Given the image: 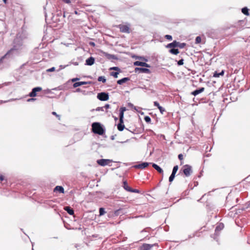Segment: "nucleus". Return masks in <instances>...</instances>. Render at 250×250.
<instances>
[{"mask_svg":"<svg viewBox=\"0 0 250 250\" xmlns=\"http://www.w3.org/2000/svg\"><path fill=\"white\" fill-rule=\"evenodd\" d=\"M175 174L171 173V175L169 177V181L170 182H172L173 179H174V177H175Z\"/></svg>","mask_w":250,"mask_h":250,"instance_id":"f704fd0d","label":"nucleus"},{"mask_svg":"<svg viewBox=\"0 0 250 250\" xmlns=\"http://www.w3.org/2000/svg\"><path fill=\"white\" fill-rule=\"evenodd\" d=\"M97 98L101 101H106L109 99V95L107 93L101 92L97 95Z\"/></svg>","mask_w":250,"mask_h":250,"instance_id":"39448f33","label":"nucleus"},{"mask_svg":"<svg viewBox=\"0 0 250 250\" xmlns=\"http://www.w3.org/2000/svg\"><path fill=\"white\" fill-rule=\"evenodd\" d=\"M128 106L132 108H133L134 109H135V110L136 111H138L137 109V107L135 106H134V105L131 103H128Z\"/></svg>","mask_w":250,"mask_h":250,"instance_id":"473e14b6","label":"nucleus"},{"mask_svg":"<svg viewBox=\"0 0 250 250\" xmlns=\"http://www.w3.org/2000/svg\"><path fill=\"white\" fill-rule=\"evenodd\" d=\"M242 12L245 15H249V9L247 7H244L242 9Z\"/></svg>","mask_w":250,"mask_h":250,"instance_id":"393cba45","label":"nucleus"},{"mask_svg":"<svg viewBox=\"0 0 250 250\" xmlns=\"http://www.w3.org/2000/svg\"><path fill=\"white\" fill-rule=\"evenodd\" d=\"M178 158H179V160H183V155H182V154H179V155H178Z\"/></svg>","mask_w":250,"mask_h":250,"instance_id":"a18cd8bd","label":"nucleus"},{"mask_svg":"<svg viewBox=\"0 0 250 250\" xmlns=\"http://www.w3.org/2000/svg\"><path fill=\"white\" fill-rule=\"evenodd\" d=\"M124 112H122L120 111L119 113V121L120 122H122V121H124Z\"/></svg>","mask_w":250,"mask_h":250,"instance_id":"bb28decb","label":"nucleus"},{"mask_svg":"<svg viewBox=\"0 0 250 250\" xmlns=\"http://www.w3.org/2000/svg\"><path fill=\"white\" fill-rule=\"evenodd\" d=\"M201 42V38L200 36H197L195 39V43L196 44L200 43Z\"/></svg>","mask_w":250,"mask_h":250,"instance_id":"2f4dec72","label":"nucleus"},{"mask_svg":"<svg viewBox=\"0 0 250 250\" xmlns=\"http://www.w3.org/2000/svg\"><path fill=\"white\" fill-rule=\"evenodd\" d=\"M4 176L2 175H0V181L2 182L4 180Z\"/></svg>","mask_w":250,"mask_h":250,"instance_id":"de8ad7c7","label":"nucleus"},{"mask_svg":"<svg viewBox=\"0 0 250 250\" xmlns=\"http://www.w3.org/2000/svg\"><path fill=\"white\" fill-rule=\"evenodd\" d=\"M35 100V99L34 98H31L27 100L28 102H31Z\"/></svg>","mask_w":250,"mask_h":250,"instance_id":"3c124183","label":"nucleus"},{"mask_svg":"<svg viewBox=\"0 0 250 250\" xmlns=\"http://www.w3.org/2000/svg\"><path fill=\"white\" fill-rule=\"evenodd\" d=\"M112 162V161L109 159H102L98 160L97 163L101 166H105L106 165H109Z\"/></svg>","mask_w":250,"mask_h":250,"instance_id":"0eeeda50","label":"nucleus"},{"mask_svg":"<svg viewBox=\"0 0 250 250\" xmlns=\"http://www.w3.org/2000/svg\"><path fill=\"white\" fill-rule=\"evenodd\" d=\"M157 245V244H144L142 245L141 247V250H150V249L154 246Z\"/></svg>","mask_w":250,"mask_h":250,"instance_id":"9d476101","label":"nucleus"},{"mask_svg":"<svg viewBox=\"0 0 250 250\" xmlns=\"http://www.w3.org/2000/svg\"><path fill=\"white\" fill-rule=\"evenodd\" d=\"M105 211L104 208H100L99 213H100V216L103 215L104 214H105Z\"/></svg>","mask_w":250,"mask_h":250,"instance_id":"c85d7f7f","label":"nucleus"},{"mask_svg":"<svg viewBox=\"0 0 250 250\" xmlns=\"http://www.w3.org/2000/svg\"><path fill=\"white\" fill-rule=\"evenodd\" d=\"M205 90V88L204 87H201L199 89H196L195 90L192 91L191 92V94L194 96H196L199 94L203 92Z\"/></svg>","mask_w":250,"mask_h":250,"instance_id":"2eb2a0df","label":"nucleus"},{"mask_svg":"<svg viewBox=\"0 0 250 250\" xmlns=\"http://www.w3.org/2000/svg\"><path fill=\"white\" fill-rule=\"evenodd\" d=\"M224 227V225L223 223H219L215 228V234H216L217 235L219 231L222 230L223 229Z\"/></svg>","mask_w":250,"mask_h":250,"instance_id":"ddd939ff","label":"nucleus"},{"mask_svg":"<svg viewBox=\"0 0 250 250\" xmlns=\"http://www.w3.org/2000/svg\"><path fill=\"white\" fill-rule=\"evenodd\" d=\"M111 70H117L118 71H120V69L118 67H113L110 68Z\"/></svg>","mask_w":250,"mask_h":250,"instance_id":"a19ab883","label":"nucleus"},{"mask_svg":"<svg viewBox=\"0 0 250 250\" xmlns=\"http://www.w3.org/2000/svg\"><path fill=\"white\" fill-rule=\"evenodd\" d=\"M55 68L54 67H52L49 69H48L47 70V72H53V71H55Z\"/></svg>","mask_w":250,"mask_h":250,"instance_id":"ea45409f","label":"nucleus"},{"mask_svg":"<svg viewBox=\"0 0 250 250\" xmlns=\"http://www.w3.org/2000/svg\"><path fill=\"white\" fill-rule=\"evenodd\" d=\"M144 120L147 123H149L151 121V118L148 116H145Z\"/></svg>","mask_w":250,"mask_h":250,"instance_id":"72a5a7b5","label":"nucleus"},{"mask_svg":"<svg viewBox=\"0 0 250 250\" xmlns=\"http://www.w3.org/2000/svg\"><path fill=\"white\" fill-rule=\"evenodd\" d=\"M169 52L175 55L178 54L179 52L178 49L172 48L169 50Z\"/></svg>","mask_w":250,"mask_h":250,"instance_id":"b1692460","label":"nucleus"},{"mask_svg":"<svg viewBox=\"0 0 250 250\" xmlns=\"http://www.w3.org/2000/svg\"><path fill=\"white\" fill-rule=\"evenodd\" d=\"M186 43H181L177 42L176 41H174L168 44L167 45V47L168 48H171L179 47L180 48H183L186 46Z\"/></svg>","mask_w":250,"mask_h":250,"instance_id":"7ed1b4c3","label":"nucleus"},{"mask_svg":"<svg viewBox=\"0 0 250 250\" xmlns=\"http://www.w3.org/2000/svg\"><path fill=\"white\" fill-rule=\"evenodd\" d=\"M92 131L94 133L102 135L104 133V130L101 124L99 123H93L92 125Z\"/></svg>","mask_w":250,"mask_h":250,"instance_id":"f03ea898","label":"nucleus"},{"mask_svg":"<svg viewBox=\"0 0 250 250\" xmlns=\"http://www.w3.org/2000/svg\"><path fill=\"white\" fill-rule=\"evenodd\" d=\"M52 114L54 115H55L59 120H60V116L59 115H58L56 112L53 111L52 112Z\"/></svg>","mask_w":250,"mask_h":250,"instance_id":"79ce46f5","label":"nucleus"},{"mask_svg":"<svg viewBox=\"0 0 250 250\" xmlns=\"http://www.w3.org/2000/svg\"><path fill=\"white\" fill-rule=\"evenodd\" d=\"M183 63H184V60L183 59L180 60L177 62V64L178 65H182L183 64Z\"/></svg>","mask_w":250,"mask_h":250,"instance_id":"e433bc0d","label":"nucleus"},{"mask_svg":"<svg viewBox=\"0 0 250 250\" xmlns=\"http://www.w3.org/2000/svg\"><path fill=\"white\" fill-rule=\"evenodd\" d=\"M150 163L143 162L138 165H135L134 167L136 168L144 169Z\"/></svg>","mask_w":250,"mask_h":250,"instance_id":"9b49d317","label":"nucleus"},{"mask_svg":"<svg viewBox=\"0 0 250 250\" xmlns=\"http://www.w3.org/2000/svg\"><path fill=\"white\" fill-rule=\"evenodd\" d=\"M89 44H90V45L92 46H95V43H94V42H89Z\"/></svg>","mask_w":250,"mask_h":250,"instance_id":"09e8293b","label":"nucleus"},{"mask_svg":"<svg viewBox=\"0 0 250 250\" xmlns=\"http://www.w3.org/2000/svg\"><path fill=\"white\" fill-rule=\"evenodd\" d=\"M94 62L95 59L92 57H90L87 59H86L85 61V64L87 65H92V64H94Z\"/></svg>","mask_w":250,"mask_h":250,"instance_id":"4468645a","label":"nucleus"},{"mask_svg":"<svg viewBox=\"0 0 250 250\" xmlns=\"http://www.w3.org/2000/svg\"><path fill=\"white\" fill-rule=\"evenodd\" d=\"M42 90L41 87H36L32 89V91L29 93V96L31 97L36 96L37 92L41 91Z\"/></svg>","mask_w":250,"mask_h":250,"instance_id":"1a4fd4ad","label":"nucleus"},{"mask_svg":"<svg viewBox=\"0 0 250 250\" xmlns=\"http://www.w3.org/2000/svg\"><path fill=\"white\" fill-rule=\"evenodd\" d=\"M64 210L70 215H73L74 214V210L69 207H65Z\"/></svg>","mask_w":250,"mask_h":250,"instance_id":"412c9836","label":"nucleus"},{"mask_svg":"<svg viewBox=\"0 0 250 250\" xmlns=\"http://www.w3.org/2000/svg\"><path fill=\"white\" fill-rule=\"evenodd\" d=\"M129 80V78L128 77H125L122 79H120L117 81V83L118 84H122L124 83H125L127 81Z\"/></svg>","mask_w":250,"mask_h":250,"instance_id":"a211bd4d","label":"nucleus"},{"mask_svg":"<svg viewBox=\"0 0 250 250\" xmlns=\"http://www.w3.org/2000/svg\"><path fill=\"white\" fill-rule=\"evenodd\" d=\"M135 72L137 73H150V71L149 69L146 68H141V67H136L134 70Z\"/></svg>","mask_w":250,"mask_h":250,"instance_id":"6e6552de","label":"nucleus"},{"mask_svg":"<svg viewBox=\"0 0 250 250\" xmlns=\"http://www.w3.org/2000/svg\"><path fill=\"white\" fill-rule=\"evenodd\" d=\"M119 71L118 72H112L110 73V75L112 76H113L114 78H117L118 77V75L119 74Z\"/></svg>","mask_w":250,"mask_h":250,"instance_id":"7c9ffc66","label":"nucleus"},{"mask_svg":"<svg viewBox=\"0 0 250 250\" xmlns=\"http://www.w3.org/2000/svg\"><path fill=\"white\" fill-rule=\"evenodd\" d=\"M6 0H3V2H4L5 3H6Z\"/></svg>","mask_w":250,"mask_h":250,"instance_id":"4d7b16f0","label":"nucleus"},{"mask_svg":"<svg viewBox=\"0 0 250 250\" xmlns=\"http://www.w3.org/2000/svg\"><path fill=\"white\" fill-rule=\"evenodd\" d=\"M87 82H76L75 83L73 86L74 87H77L78 86H81L82 85L86 84H87Z\"/></svg>","mask_w":250,"mask_h":250,"instance_id":"6ab92c4d","label":"nucleus"},{"mask_svg":"<svg viewBox=\"0 0 250 250\" xmlns=\"http://www.w3.org/2000/svg\"><path fill=\"white\" fill-rule=\"evenodd\" d=\"M126 110V109L125 107H122L120 109V111L124 112Z\"/></svg>","mask_w":250,"mask_h":250,"instance_id":"37998d69","label":"nucleus"},{"mask_svg":"<svg viewBox=\"0 0 250 250\" xmlns=\"http://www.w3.org/2000/svg\"><path fill=\"white\" fill-rule=\"evenodd\" d=\"M130 26L129 23L126 24H121L118 25V27L122 33H130Z\"/></svg>","mask_w":250,"mask_h":250,"instance_id":"20e7f679","label":"nucleus"},{"mask_svg":"<svg viewBox=\"0 0 250 250\" xmlns=\"http://www.w3.org/2000/svg\"><path fill=\"white\" fill-rule=\"evenodd\" d=\"M129 192H134V193H139V191L138 189H132L131 188V191H130Z\"/></svg>","mask_w":250,"mask_h":250,"instance_id":"58836bf2","label":"nucleus"},{"mask_svg":"<svg viewBox=\"0 0 250 250\" xmlns=\"http://www.w3.org/2000/svg\"><path fill=\"white\" fill-rule=\"evenodd\" d=\"M133 64L135 66H145L146 67H150V65L145 62L136 61L133 63Z\"/></svg>","mask_w":250,"mask_h":250,"instance_id":"f8f14e48","label":"nucleus"},{"mask_svg":"<svg viewBox=\"0 0 250 250\" xmlns=\"http://www.w3.org/2000/svg\"><path fill=\"white\" fill-rule=\"evenodd\" d=\"M98 81L99 82H102L103 83H105L106 81V80L104 76H100L98 78Z\"/></svg>","mask_w":250,"mask_h":250,"instance_id":"a878e982","label":"nucleus"},{"mask_svg":"<svg viewBox=\"0 0 250 250\" xmlns=\"http://www.w3.org/2000/svg\"><path fill=\"white\" fill-rule=\"evenodd\" d=\"M117 128L120 131H122L124 130V129L125 128L124 121H122V122H120V121H119V123L117 125Z\"/></svg>","mask_w":250,"mask_h":250,"instance_id":"f3484780","label":"nucleus"},{"mask_svg":"<svg viewBox=\"0 0 250 250\" xmlns=\"http://www.w3.org/2000/svg\"><path fill=\"white\" fill-rule=\"evenodd\" d=\"M154 105L155 106L157 107L158 108V107L160 106L159 104L157 101H155V102H154Z\"/></svg>","mask_w":250,"mask_h":250,"instance_id":"c03bdc74","label":"nucleus"},{"mask_svg":"<svg viewBox=\"0 0 250 250\" xmlns=\"http://www.w3.org/2000/svg\"><path fill=\"white\" fill-rule=\"evenodd\" d=\"M62 1L66 3H70L71 2V0H62Z\"/></svg>","mask_w":250,"mask_h":250,"instance_id":"49530a36","label":"nucleus"},{"mask_svg":"<svg viewBox=\"0 0 250 250\" xmlns=\"http://www.w3.org/2000/svg\"><path fill=\"white\" fill-rule=\"evenodd\" d=\"M224 74V71L222 70L220 73H217V72L215 71L213 74L214 77H219L220 76H223Z\"/></svg>","mask_w":250,"mask_h":250,"instance_id":"5701e85b","label":"nucleus"},{"mask_svg":"<svg viewBox=\"0 0 250 250\" xmlns=\"http://www.w3.org/2000/svg\"><path fill=\"white\" fill-rule=\"evenodd\" d=\"M123 187L125 189L126 191H131V188H130L126 182V181H124L123 182Z\"/></svg>","mask_w":250,"mask_h":250,"instance_id":"4be33fe9","label":"nucleus"},{"mask_svg":"<svg viewBox=\"0 0 250 250\" xmlns=\"http://www.w3.org/2000/svg\"><path fill=\"white\" fill-rule=\"evenodd\" d=\"M54 191H58L60 193H63L64 189L62 187L58 186L55 188Z\"/></svg>","mask_w":250,"mask_h":250,"instance_id":"aec40b11","label":"nucleus"},{"mask_svg":"<svg viewBox=\"0 0 250 250\" xmlns=\"http://www.w3.org/2000/svg\"><path fill=\"white\" fill-rule=\"evenodd\" d=\"M106 56L109 59H116V56L115 55H114L106 54Z\"/></svg>","mask_w":250,"mask_h":250,"instance_id":"cd10ccee","label":"nucleus"},{"mask_svg":"<svg viewBox=\"0 0 250 250\" xmlns=\"http://www.w3.org/2000/svg\"><path fill=\"white\" fill-rule=\"evenodd\" d=\"M178 169V166H175L173 168L172 173L176 174Z\"/></svg>","mask_w":250,"mask_h":250,"instance_id":"c756f323","label":"nucleus"},{"mask_svg":"<svg viewBox=\"0 0 250 250\" xmlns=\"http://www.w3.org/2000/svg\"><path fill=\"white\" fill-rule=\"evenodd\" d=\"M109 107H110V105H109V104H106L105 105V106H104V107H105V108H109Z\"/></svg>","mask_w":250,"mask_h":250,"instance_id":"603ef678","label":"nucleus"},{"mask_svg":"<svg viewBox=\"0 0 250 250\" xmlns=\"http://www.w3.org/2000/svg\"><path fill=\"white\" fill-rule=\"evenodd\" d=\"M113 117H114V119L115 121H116L118 120V118H117V117H114V116H113Z\"/></svg>","mask_w":250,"mask_h":250,"instance_id":"5fc2aeb1","label":"nucleus"},{"mask_svg":"<svg viewBox=\"0 0 250 250\" xmlns=\"http://www.w3.org/2000/svg\"><path fill=\"white\" fill-rule=\"evenodd\" d=\"M60 67L61 69H63V68H65V66H62V65H61L60 66Z\"/></svg>","mask_w":250,"mask_h":250,"instance_id":"864d4df0","label":"nucleus"},{"mask_svg":"<svg viewBox=\"0 0 250 250\" xmlns=\"http://www.w3.org/2000/svg\"><path fill=\"white\" fill-rule=\"evenodd\" d=\"M183 172L187 176H189L192 172L191 167L188 165L184 166Z\"/></svg>","mask_w":250,"mask_h":250,"instance_id":"423d86ee","label":"nucleus"},{"mask_svg":"<svg viewBox=\"0 0 250 250\" xmlns=\"http://www.w3.org/2000/svg\"><path fill=\"white\" fill-rule=\"evenodd\" d=\"M152 167L155 168L158 172L160 173L163 174V170L157 164H152Z\"/></svg>","mask_w":250,"mask_h":250,"instance_id":"dca6fc26","label":"nucleus"},{"mask_svg":"<svg viewBox=\"0 0 250 250\" xmlns=\"http://www.w3.org/2000/svg\"><path fill=\"white\" fill-rule=\"evenodd\" d=\"M25 46L23 44L22 39L21 37L17 35L16 38L14 41V45L10 52L16 54H20L25 50Z\"/></svg>","mask_w":250,"mask_h":250,"instance_id":"f257e3e1","label":"nucleus"},{"mask_svg":"<svg viewBox=\"0 0 250 250\" xmlns=\"http://www.w3.org/2000/svg\"><path fill=\"white\" fill-rule=\"evenodd\" d=\"M165 38L167 39L168 40L171 41L172 39V37L171 35H167L165 36Z\"/></svg>","mask_w":250,"mask_h":250,"instance_id":"4c0bfd02","label":"nucleus"},{"mask_svg":"<svg viewBox=\"0 0 250 250\" xmlns=\"http://www.w3.org/2000/svg\"><path fill=\"white\" fill-rule=\"evenodd\" d=\"M78 80H79V78H73V79H72V81L73 82H75V81H77Z\"/></svg>","mask_w":250,"mask_h":250,"instance_id":"8fccbe9b","label":"nucleus"},{"mask_svg":"<svg viewBox=\"0 0 250 250\" xmlns=\"http://www.w3.org/2000/svg\"><path fill=\"white\" fill-rule=\"evenodd\" d=\"M139 58H140V59H142L143 58H142V57H140Z\"/></svg>","mask_w":250,"mask_h":250,"instance_id":"13d9d810","label":"nucleus"},{"mask_svg":"<svg viewBox=\"0 0 250 250\" xmlns=\"http://www.w3.org/2000/svg\"><path fill=\"white\" fill-rule=\"evenodd\" d=\"M158 109H159L160 110V112H161V113L162 114H163L166 111L165 109L164 108H163L162 106H160L159 107H158Z\"/></svg>","mask_w":250,"mask_h":250,"instance_id":"c9c22d12","label":"nucleus"},{"mask_svg":"<svg viewBox=\"0 0 250 250\" xmlns=\"http://www.w3.org/2000/svg\"><path fill=\"white\" fill-rule=\"evenodd\" d=\"M76 91L77 92L80 91V88H78V89H76Z\"/></svg>","mask_w":250,"mask_h":250,"instance_id":"6e6d98bb","label":"nucleus"}]
</instances>
